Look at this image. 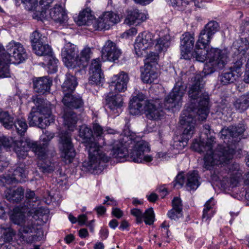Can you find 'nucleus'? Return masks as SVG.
Wrapping results in <instances>:
<instances>
[{
	"label": "nucleus",
	"instance_id": "obj_12",
	"mask_svg": "<svg viewBox=\"0 0 249 249\" xmlns=\"http://www.w3.org/2000/svg\"><path fill=\"white\" fill-rule=\"evenodd\" d=\"M143 109L146 118L151 120H160L164 115V112L159 99L148 100L144 101Z\"/></svg>",
	"mask_w": 249,
	"mask_h": 249
},
{
	"label": "nucleus",
	"instance_id": "obj_23",
	"mask_svg": "<svg viewBox=\"0 0 249 249\" xmlns=\"http://www.w3.org/2000/svg\"><path fill=\"white\" fill-rule=\"evenodd\" d=\"M54 136L53 133L46 131L41 136V139L43 142L42 144H37V142L32 141L36 145V150L32 151L40 160H44L46 158L48 142L54 137Z\"/></svg>",
	"mask_w": 249,
	"mask_h": 249
},
{
	"label": "nucleus",
	"instance_id": "obj_45",
	"mask_svg": "<svg viewBox=\"0 0 249 249\" xmlns=\"http://www.w3.org/2000/svg\"><path fill=\"white\" fill-rule=\"evenodd\" d=\"M89 84L91 85L102 86L105 81V77L103 71L89 73Z\"/></svg>",
	"mask_w": 249,
	"mask_h": 249
},
{
	"label": "nucleus",
	"instance_id": "obj_37",
	"mask_svg": "<svg viewBox=\"0 0 249 249\" xmlns=\"http://www.w3.org/2000/svg\"><path fill=\"white\" fill-rule=\"evenodd\" d=\"M92 53L89 47H85L82 50L79 55H77V67L84 68L91 57Z\"/></svg>",
	"mask_w": 249,
	"mask_h": 249
},
{
	"label": "nucleus",
	"instance_id": "obj_52",
	"mask_svg": "<svg viewBox=\"0 0 249 249\" xmlns=\"http://www.w3.org/2000/svg\"><path fill=\"white\" fill-rule=\"evenodd\" d=\"M47 60L48 61L47 63V67L48 68V72L50 73H53L57 71V64L58 60L54 57L53 54L46 57Z\"/></svg>",
	"mask_w": 249,
	"mask_h": 249
},
{
	"label": "nucleus",
	"instance_id": "obj_10",
	"mask_svg": "<svg viewBox=\"0 0 249 249\" xmlns=\"http://www.w3.org/2000/svg\"><path fill=\"white\" fill-rule=\"evenodd\" d=\"M149 151L150 148L146 142H138L130 153V159L135 162H150L152 160V157L149 155H144L145 153Z\"/></svg>",
	"mask_w": 249,
	"mask_h": 249
},
{
	"label": "nucleus",
	"instance_id": "obj_9",
	"mask_svg": "<svg viewBox=\"0 0 249 249\" xmlns=\"http://www.w3.org/2000/svg\"><path fill=\"white\" fill-rule=\"evenodd\" d=\"M186 88V86L181 81L176 82L172 91L165 99L164 105L166 108L169 109L181 105Z\"/></svg>",
	"mask_w": 249,
	"mask_h": 249
},
{
	"label": "nucleus",
	"instance_id": "obj_20",
	"mask_svg": "<svg viewBox=\"0 0 249 249\" xmlns=\"http://www.w3.org/2000/svg\"><path fill=\"white\" fill-rule=\"evenodd\" d=\"M109 85L111 89H114L115 92H124L126 89L129 81V77L126 73L121 71L114 75Z\"/></svg>",
	"mask_w": 249,
	"mask_h": 249
},
{
	"label": "nucleus",
	"instance_id": "obj_63",
	"mask_svg": "<svg viewBox=\"0 0 249 249\" xmlns=\"http://www.w3.org/2000/svg\"><path fill=\"white\" fill-rule=\"evenodd\" d=\"M108 14V19L109 20L111 26L117 23L120 21V18L118 15L112 12H107Z\"/></svg>",
	"mask_w": 249,
	"mask_h": 249
},
{
	"label": "nucleus",
	"instance_id": "obj_16",
	"mask_svg": "<svg viewBox=\"0 0 249 249\" xmlns=\"http://www.w3.org/2000/svg\"><path fill=\"white\" fill-rule=\"evenodd\" d=\"M122 53L121 51L116 44L110 40H107L102 50V58L105 61L114 62L118 60Z\"/></svg>",
	"mask_w": 249,
	"mask_h": 249
},
{
	"label": "nucleus",
	"instance_id": "obj_25",
	"mask_svg": "<svg viewBox=\"0 0 249 249\" xmlns=\"http://www.w3.org/2000/svg\"><path fill=\"white\" fill-rule=\"evenodd\" d=\"M112 148L111 155L114 158H116L119 162H123L126 160L128 155L127 150L124 147L123 141L121 138L118 140H114L112 144Z\"/></svg>",
	"mask_w": 249,
	"mask_h": 249
},
{
	"label": "nucleus",
	"instance_id": "obj_59",
	"mask_svg": "<svg viewBox=\"0 0 249 249\" xmlns=\"http://www.w3.org/2000/svg\"><path fill=\"white\" fill-rule=\"evenodd\" d=\"M185 181V178L183 175L181 173L178 174L174 181H173V185L174 187H176L178 188H181L183 185Z\"/></svg>",
	"mask_w": 249,
	"mask_h": 249
},
{
	"label": "nucleus",
	"instance_id": "obj_24",
	"mask_svg": "<svg viewBox=\"0 0 249 249\" xmlns=\"http://www.w3.org/2000/svg\"><path fill=\"white\" fill-rule=\"evenodd\" d=\"M64 105L70 109H80L83 107L84 102L82 97L78 94H64L62 99Z\"/></svg>",
	"mask_w": 249,
	"mask_h": 249
},
{
	"label": "nucleus",
	"instance_id": "obj_47",
	"mask_svg": "<svg viewBox=\"0 0 249 249\" xmlns=\"http://www.w3.org/2000/svg\"><path fill=\"white\" fill-rule=\"evenodd\" d=\"M17 133L20 136L24 135L27 131L28 125L25 119L23 118H18L14 120V124L13 125Z\"/></svg>",
	"mask_w": 249,
	"mask_h": 249
},
{
	"label": "nucleus",
	"instance_id": "obj_60",
	"mask_svg": "<svg viewBox=\"0 0 249 249\" xmlns=\"http://www.w3.org/2000/svg\"><path fill=\"white\" fill-rule=\"evenodd\" d=\"M0 181L2 182L4 185L7 184H10L13 183L18 182L16 179L14 178V177L10 176L9 175H3L0 177Z\"/></svg>",
	"mask_w": 249,
	"mask_h": 249
},
{
	"label": "nucleus",
	"instance_id": "obj_46",
	"mask_svg": "<svg viewBox=\"0 0 249 249\" xmlns=\"http://www.w3.org/2000/svg\"><path fill=\"white\" fill-rule=\"evenodd\" d=\"M0 232L1 233L0 238L5 243L12 241L16 235V231L10 227H1L0 228Z\"/></svg>",
	"mask_w": 249,
	"mask_h": 249
},
{
	"label": "nucleus",
	"instance_id": "obj_11",
	"mask_svg": "<svg viewBox=\"0 0 249 249\" xmlns=\"http://www.w3.org/2000/svg\"><path fill=\"white\" fill-rule=\"evenodd\" d=\"M249 48V42L246 38L241 39V43L238 52L240 51L237 55L233 56V65L231 67L230 70L233 72L236 73V76L239 77L242 73L243 66L246 61V58L243 56L244 53L248 50Z\"/></svg>",
	"mask_w": 249,
	"mask_h": 249
},
{
	"label": "nucleus",
	"instance_id": "obj_32",
	"mask_svg": "<svg viewBox=\"0 0 249 249\" xmlns=\"http://www.w3.org/2000/svg\"><path fill=\"white\" fill-rule=\"evenodd\" d=\"M66 79L62 85V90L63 94L73 93L77 85L76 78L70 74L67 73Z\"/></svg>",
	"mask_w": 249,
	"mask_h": 249
},
{
	"label": "nucleus",
	"instance_id": "obj_43",
	"mask_svg": "<svg viewBox=\"0 0 249 249\" xmlns=\"http://www.w3.org/2000/svg\"><path fill=\"white\" fill-rule=\"evenodd\" d=\"M35 53L37 55L44 56L46 57L52 54L51 47L47 43H41L39 45H35L33 48Z\"/></svg>",
	"mask_w": 249,
	"mask_h": 249
},
{
	"label": "nucleus",
	"instance_id": "obj_7",
	"mask_svg": "<svg viewBox=\"0 0 249 249\" xmlns=\"http://www.w3.org/2000/svg\"><path fill=\"white\" fill-rule=\"evenodd\" d=\"M188 113V112L185 111L180 117L179 122L183 131L179 139L175 141L173 144L174 147L178 149L181 150L187 145L189 140L191 138L194 132L196 121L195 119L185 118Z\"/></svg>",
	"mask_w": 249,
	"mask_h": 249
},
{
	"label": "nucleus",
	"instance_id": "obj_1",
	"mask_svg": "<svg viewBox=\"0 0 249 249\" xmlns=\"http://www.w3.org/2000/svg\"><path fill=\"white\" fill-rule=\"evenodd\" d=\"M203 127L204 133L207 137V141L194 142L191 148L198 153H205L203 167L207 170L213 171V174H216L217 166L231 162L235 154V144L244 138L243 133L245 128L241 124L223 128L220 131V138L224 140L226 145L219 144L213 151L215 138L211 135V127L209 124H205Z\"/></svg>",
	"mask_w": 249,
	"mask_h": 249
},
{
	"label": "nucleus",
	"instance_id": "obj_61",
	"mask_svg": "<svg viewBox=\"0 0 249 249\" xmlns=\"http://www.w3.org/2000/svg\"><path fill=\"white\" fill-rule=\"evenodd\" d=\"M93 27L95 30H107L106 29V26L104 21L102 20V17L100 16L99 18L96 19L94 23Z\"/></svg>",
	"mask_w": 249,
	"mask_h": 249
},
{
	"label": "nucleus",
	"instance_id": "obj_36",
	"mask_svg": "<svg viewBox=\"0 0 249 249\" xmlns=\"http://www.w3.org/2000/svg\"><path fill=\"white\" fill-rule=\"evenodd\" d=\"M64 124L70 131L75 127L78 118L76 114L73 111H66L64 114Z\"/></svg>",
	"mask_w": 249,
	"mask_h": 249
},
{
	"label": "nucleus",
	"instance_id": "obj_40",
	"mask_svg": "<svg viewBox=\"0 0 249 249\" xmlns=\"http://www.w3.org/2000/svg\"><path fill=\"white\" fill-rule=\"evenodd\" d=\"M14 117L8 111H1L0 112V122L6 129H9L13 128L14 124Z\"/></svg>",
	"mask_w": 249,
	"mask_h": 249
},
{
	"label": "nucleus",
	"instance_id": "obj_27",
	"mask_svg": "<svg viewBox=\"0 0 249 249\" xmlns=\"http://www.w3.org/2000/svg\"><path fill=\"white\" fill-rule=\"evenodd\" d=\"M33 101L36 106V109L41 114L48 118L52 114V105L48 101L38 96H33Z\"/></svg>",
	"mask_w": 249,
	"mask_h": 249
},
{
	"label": "nucleus",
	"instance_id": "obj_15",
	"mask_svg": "<svg viewBox=\"0 0 249 249\" xmlns=\"http://www.w3.org/2000/svg\"><path fill=\"white\" fill-rule=\"evenodd\" d=\"M154 44V36L152 34L144 32L136 37L134 44L136 53L138 56L142 54V51L151 48Z\"/></svg>",
	"mask_w": 249,
	"mask_h": 249
},
{
	"label": "nucleus",
	"instance_id": "obj_4",
	"mask_svg": "<svg viewBox=\"0 0 249 249\" xmlns=\"http://www.w3.org/2000/svg\"><path fill=\"white\" fill-rule=\"evenodd\" d=\"M208 48L201 45L197 46L196 44L194 51L190 54V58L191 57L199 62H203L206 59L209 60L204 65L203 71L205 75L223 69L229 60L226 50L213 48L208 50Z\"/></svg>",
	"mask_w": 249,
	"mask_h": 249
},
{
	"label": "nucleus",
	"instance_id": "obj_49",
	"mask_svg": "<svg viewBox=\"0 0 249 249\" xmlns=\"http://www.w3.org/2000/svg\"><path fill=\"white\" fill-rule=\"evenodd\" d=\"M26 198L24 205V207L27 209L33 208L35 205L34 203L39 200L38 197L36 196L35 192L31 190H27Z\"/></svg>",
	"mask_w": 249,
	"mask_h": 249
},
{
	"label": "nucleus",
	"instance_id": "obj_2",
	"mask_svg": "<svg viewBox=\"0 0 249 249\" xmlns=\"http://www.w3.org/2000/svg\"><path fill=\"white\" fill-rule=\"evenodd\" d=\"M188 94L190 104L186 107L181 114L186 111L185 118L195 119L200 121L205 120L209 112L210 98L205 89V81L200 74L194 77L192 84L189 88Z\"/></svg>",
	"mask_w": 249,
	"mask_h": 249
},
{
	"label": "nucleus",
	"instance_id": "obj_22",
	"mask_svg": "<svg viewBox=\"0 0 249 249\" xmlns=\"http://www.w3.org/2000/svg\"><path fill=\"white\" fill-rule=\"evenodd\" d=\"M48 16L49 19H52L60 25L65 24L68 19L65 9L59 4H55L49 10Z\"/></svg>",
	"mask_w": 249,
	"mask_h": 249
},
{
	"label": "nucleus",
	"instance_id": "obj_44",
	"mask_svg": "<svg viewBox=\"0 0 249 249\" xmlns=\"http://www.w3.org/2000/svg\"><path fill=\"white\" fill-rule=\"evenodd\" d=\"M30 40L33 48L35 45H39L41 43H47V37L41 34L38 30H36L30 36Z\"/></svg>",
	"mask_w": 249,
	"mask_h": 249
},
{
	"label": "nucleus",
	"instance_id": "obj_42",
	"mask_svg": "<svg viewBox=\"0 0 249 249\" xmlns=\"http://www.w3.org/2000/svg\"><path fill=\"white\" fill-rule=\"evenodd\" d=\"M170 45V36L168 35L164 36L162 37L157 39V42L154 46L155 51L157 53L165 52Z\"/></svg>",
	"mask_w": 249,
	"mask_h": 249
},
{
	"label": "nucleus",
	"instance_id": "obj_56",
	"mask_svg": "<svg viewBox=\"0 0 249 249\" xmlns=\"http://www.w3.org/2000/svg\"><path fill=\"white\" fill-rule=\"evenodd\" d=\"M38 164L40 171L43 173H51L54 170L53 165L50 162H44L41 161Z\"/></svg>",
	"mask_w": 249,
	"mask_h": 249
},
{
	"label": "nucleus",
	"instance_id": "obj_34",
	"mask_svg": "<svg viewBox=\"0 0 249 249\" xmlns=\"http://www.w3.org/2000/svg\"><path fill=\"white\" fill-rule=\"evenodd\" d=\"M93 18L90 9L86 8L80 12L77 17L74 18V20L79 26L88 25Z\"/></svg>",
	"mask_w": 249,
	"mask_h": 249
},
{
	"label": "nucleus",
	"instance_id": "obj_62",
	"mask_svg": "<svg viewBox=\"0 0 249 249\" xmlns=\"http://www.w3.org/2000/svg\"><path fill=\"white\" fill-rule=\"evenodd\" d=\"M182 212L171 209L167 213L168 216L172 220H176L182 216Z\"/></svg>",
	"mask_w": 249,
	"mask_h": 249
},
{
	"label": "nucleus",
	"instance_id": "obj_14",
	"mask_svg": "<svg viewBox=\"0 0 249 249\" xmlns=\"http://www.w3.org/2000/svg\"><path fill=\"white\" fill-rule=\"evenodd\" d=\"M77 49L74 44L68 43L65 45L61 55L66 67L72 69L77 67Z\"/></svg>",
	"mask_w": 249,
	"mask_h": 249
},
{
	"label": "nucleus",
	"instance_id": "obj_35",
	"mask_svg": "<svg viewBox=\"0 0 249 249\" xmlns=\"http://www.w3.org/2000/svg\"><path fill=\"white\" fill-rule=\"evenodd\" d=\"M46 8L42 7L37 3V4L32 5L31 8L29 10L33 11V18L37 20L43 21L48 20V14H47Z\"/></svg>",
	"mask_w": 249,
	"mask_h": 249
},
{
	"label": "nucleus",
	"instance_id": "obj_30",
	"mask_svg": "<svg viewBox=\"0 0 249 249\" xmlns=\"http://www.w3.org/2000/svg\"><path fill=\"white\" fill-rule=\"evenodd\" d=\"M106 101V107L113 111L120 109L123 105L122 97L119 94L114 95L112 93H109L107 96Z\"/></svg>",
	"mask_w": 249,
	"mask_h": 249
},
{
	"label": "nucleus",
	"instance_id": "obj_21",
	"mask_svg": "<svg viewBox=\"0 0 249 249\" xmlns=\"http://www.w3.org/2000/svg\"><path fill=\"white\" fill-rule=\"evenodd\" d=\"M28 120L30 126H37L39 128H44L50 124L48 118L43 116L35 108H32Z\"/></svg>",
	"mask_w": 249,
	"mask_h": 249
},
{
	"label": "nucleus",
	"instance_id": "obj_13",
	"mask_svg": "<svg viewBox=\"0 0 249 249\" xmlns=\"http://www.w3.org/2000/svg\"><path fill=\"white\" fill-rule=\"evenodd\" d=\"M18 235L21 241L28 244L36 241V235L30 234L36 232V228L33 220H27L21 226Z\"/></svg>",
	"mask_w": 249,
	"mask_h": 249
},
{
	"label": "nucleus",
	"instance_id": "obj_31",
	"mask_svg": "<svg viewBox=\"0 0 249 249\" xmlns=\"http://www.w3.org/2000/svg\"><path fill=\"white\" fill-rule=\"evenodd\" d=\"M186 186L188 190H196L200 185V177L197 171L188 172L186 175Z\"/></svg>",
	"mask_w": 249,
	"mask_h": 249
},
{
	"label": "nucleus",
	"instance_id": "obj_33",
	"mask_svg": "<svg viewBox=\"0 0 249 249\" xmlns=\"http://www.w3.org/2000/svg\"><path fill=\"white\" fill-rule=\"evenodd\" d=\"M25 208H20L18 207L13 209V213L10 216L11 221L15 224L22 226L25 220Z\"/></svg>",
	"mask_w": 249,
	"mask_h": 249
},
{
	"label": "nucleus",
	"instance_id": "obj_26",
	"mask_svg": "<svg viewBox=\"0 0 249 249\" xmlns=\"http://www.w3.org/2000/svg\"><path fill=\"white\" fill-rule=\"evenodd\" d=\"M4 196L10 202L18 203L24 198V190L22 187L17 189L7 188L4 191Z\"/></svg>",
	"mask_w": 249,
	"mask_h": 249
},
{
	"label": "nucleus",
	"instance_id": "obj_55",
	"mask_svg": "<svg viewBox=\"0 0 249 249\" xmlns=\"http://www.w3.org/2000/svg\"><path fill=\"white\" fill-rule=\"evenodd\" d=\"M103 71L101 69V63L99 58L92 60L89 68V73L100 72Z\"/></svg>",
	"mask_w": 249,
	"mask_h": 249
},
{
	"label": "nucleus",
	"instance_id": "obj_57",
	"mask_svg": "<svg viewBox=\"0 0 249 249\" xmlns=\"http://www.w3.org/2000/svg\"><path fill=\"white\" fill-rule=\"evenodd\" d=\"M172 209L182 212V204L181 199L175 197L172 201Z\"/></svg>",
	"mask_w": 249,
	"mask_h": 249
},
{
	"label": "nucleus",
	"instance_id": "obj_5",
	"mask_svg": "<svg viewBox=\"0 0 249 249\" xmlns=\"http://www.w3.org/2000/svg\"><path fill=\"white\" fill-rule=\"evenodd\" d=\"M27 57L26 50L19 42L11 41L6 46V51L2 46L0 56V78L8 77L10 76L9 64L11 61L14 63L18 64L24 61Z\"/></svg>",
	"mask_w": 249,
	"mask_h": 249
},
{
	"label": "nucleus",
	"instance_id": "obj_50",
	"mask_svg": "<svg viewBox=\"0 0 249 249\" xmlns=\"http://www.w3.org/2000/svg\"><path fill=\"white\" fill-rule=\"evenodd\" d=\"M13 176L18 182L21 181L22 179L26 178L25 165L24 163H18L14 170Z\"/></svg>",
	"mask_w": 249,
	"mask_h": 249
},
{
	"label": "nucleus",
	"instance_id": "obj_3",
	"mask_svg": "<svg viewBox=\"0 0 249 249\" xmlns=\"http://www.w3.org/2000/svg\"><path fill=\"white\" fill-rule=\"evenodd\" d=\"M79 136L82 142L85 144L89 154V161L85 163L84 166L93 174L101 173L106 163L109 161L110 157L103 153L102 147L100 146V142H97L93 137V132L90 128L86 125L81 126Z\"/></svg>",
	"mask_w": 249,
	"mask_h": 249
},
{
	"label": "nucleus",
	"instance_id": "obj_51",
	"mask_svg": "<svg viewBox=\"0 0 249 249\" xmlns=\"http://www.w3.org/2000/svg\"><path fill=\"white\" fill-rule=\"evenodd\" d=\"M92 128L93 137H94V136L96 137L97 142H99V141H103V142H100V145L102 143L104 144V141L103 139L104 131L103 127L99 124L95 122L93 123Z\"/></svg>",
	"mask_w": 249,
	"mask_h": 249
},
{
	"label": "nucleus",
	"instance_id": "obj_28",
	"mask_svg": "<svg viewBox=\"0 0 249 249\" xmlns=\"http://www.w3.org/2000/svg\"><path fill=\"white\" fill-rule=\"evenodd\" d=\"M146 19V17L144 13L140 12L138 9H133L127 12L124 23L129 25H138Z\"/></svg>",
	"mask_w": 249,
	"mask_h": 249
},
{
	"label": "nucleus",
	"instance_id": "obj_38",
	"mask_svg": "<svg viewBox=\"0 0 249 249\" xmlns=\"http://www.w3.org/2000/svg\"><path fill=\"white\" fill-rule=\"evenodd\" d=\"M233 106L240 113L246 110L249 107V92L237 98L233 103Z\"/></svg>",
	"mask_w": 249,
	"mask_h": 249
},
{
	"label": "nucleus",
	"instance_id": "obj_54",
	"mask_svg": "<svg viewBox=\"0 0 249 249\" xmlns=\"http://www.w3.org/2000/svg\"><path fill=\"white\" fill-rule=\"evenodd\" d=\"M219 28L218 23L215 21L209 22L204 27L203 30L209 34L213 36L214 34L218 31Z\"/></svg>",
	"mask_w": 249,
	"mask_h": 249
},
{
	"label": "nucleus",
	"instance_id": "obj_18",
	"mask_svg": "<svg viewBox=\"0 0 249 249\" xmlns=\"http://www.w3.org/2000/svg\"><path fill=\"white\" fill-rule=\"evenodd\" d=\"M33 83L35 91L43 95L50 92L52 80L47 76L36 77L33 79Z\"/></svg>",
	"mask_w": 249,
	"mask_h": 249
},
{
	"label": "nucleus",
	"instance_id": "obj_53",
	"mask_svg": "<svg viewBox=\"0 0 249 249\" xmlns=\"http://www.w3.org/2000/svg\"><path fill=\"white\" fill-rule=\"evenodd\" d=\"M158 53H151L147 55L145 59V67L152 68L157 64L158 59Z\"/></svg>",
	"mask_w": 249,
	"mask_h": 249
},
{
	"label": "nucleus",
	"instance_id": "obj_8",
	"mask_svg": "<svg viewBox=\"0 0 249 249\" xmlns=\"http://www.w3.org/2000/svg\"><path fill=\"white\" fill-rule=\"evenodd\" d=\"M59 149L61 157L66 162L71 163L75 156L71 142V135L68 131H61L59 136Z\"/></svg>",
	"mask_w": 249,
	"mask_h": 249
},
{
	"label": "nucleus",
	"instance_id": "obj_58",
	"mask_svg": "<svg viewBox=\"0 0 249 249\" xmlns=\"http://www.w3.org/2000/svg\"><path fill=\"white\" fill-rule=\"evenodd\" d=\"M166 1L173 6H177L183 8L185 7L188 3L184 0H165Z\"/></svg>",
	"mask_w": 249,
	"mask_h": 249
},
{
	"label": "nucleus",
	"instance_id": "obj_19",
	"mask_svg": "<svg viewBox=\"0 0 249 249\" xmlns=\"http://www.w3.org/2000/svg\"><path fill=\"white\" fill-rule=\"evenodd\" d=\"M131 214L136 218L138 224H141L143 220L146 225H151L155 219V215L153 208H150L145 211L144 213L140 209L134 208L131 210Z\"/></svg>",
	"mask_w": 249,
	"mask_h": 249
},
{
	"label": "nucleus",
	"instance_id": "obj_39",
	"mask_svg": "<svg viewBox=\"0 0 249 249\" xmlns=\"http://www.w3.org/2000/svg\"><path fill=\"white\" fill-rule=\"evenodd\" d=\"M236 74L229 70L224 71L219 75L218 82L220 85H227L233 83L236 79Z\"/></svg>",
	"mask_w": 249,
	"mask_h": 249
},
{
	"label": "nucleus",
	"instance_id": "obj_6",
	"mask_svg": "<svg viewBox=\"0 0 249 249\" xmlns=\"http://www.w3.org/2000/svg\"><path fill=\"white\" fill-rule=\"evenodd\" d=\"M2 146L12 149L17 154L19 159H25L29 150H36V145L30 139L14 141L11 138L3 137L0 139Z\"/></svg>",
	"mask_w": 249,
	"mask_h": 249
},
{
	"label": "nucleus",
	"instance_id": "obj_48",
	"mask_svg": "<svg viewBox=\"0 0 249 249\" xmlns=\"http://www.w3.org/2000/svg\"><path fill=\"white\" fill-rule=\"evenodd\" d=\"M212 37L213 36L203 29L199 34L198 39L196 44H197V46L201 45V46H204V47H209Z\"/></svg>",
	"mask_w": 249,
	"mask_h": 249
},
{
	"label": "nucleus",
	"instance_id": "obj_64",
	"mask_svg": "<svg viewBox=\"0 0 249 249\" xmlns=\"http://www.w3.org/2000/svg\"><path fill=\"white\" fill-rule=\"evenodd\" d=\"M241 180L240 176L233 175L230 178V185L232 187H236L238 185Z\"/></svg>",
	"mask_w": 249,
	"mask_h": 249
},
{
	"label": "nucleus",
	"instance_id": "obj_41",
	"mask_svg": "<svg viewBox=\"0 0 249 249\" xmlns=\"http://www.w3.org/2000/svg\"><path fill=\"white\" fill-rule=\"evenodd\" d=\"M152 68L145 67L142 71L141 78L145 83H151L158 77V73L155 72Z\"/></svg>",
	"mask_w": 249,
	"mask_h": 249
},
{
	"label": "nucleus",
	"instance_id": "obj_29",
	"mask_svg": "<svg viewBox=\"0 0 249 249\" xmlns=\"http://www.w3.org/2000/svg\"><path fill=\"white\" fill-rule=\"evenodd\" d=\"M145 99V96L142 93L133 97L130 100L129 106V112L133 115L140 114L143 110V104L142 103Z\"/></svg>",
	"mask_w": 249,
	"mask_h": 249
},
{
	"label": "nucleus",
	"instance_id": "obj_17",
	"mask_svg": "<svg viewBox=\"0 0 249 249\" xmlns=\"http://www.w3.org/2000/svg\"><path fill=\"white\" fill-rule=\"evenodd\" d=\"M194 34L189 32L183 34L180 37V52L181 58L190 59V54L194 46Z\"/></svg>",
	"mask_w": 249,
	"mask_h": 249
}]
</instances>
